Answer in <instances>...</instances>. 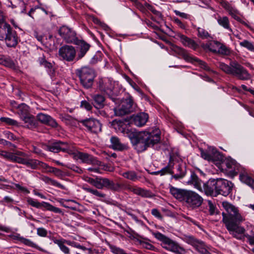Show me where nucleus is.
Instances as JSON below:
<instances>
[{
    "mask_svg": "<svg viewBox=\"0 0 254 254\" xmlns=\"http://www.w3.org/2000/svg\"><path fill=\"white\" fill-rule=\"evenodd\" d=\"M203 192L207 195L216 196L217 195L216 179H210L203 185Z\"/></svg>",
    "mask_w": 254,
    "mask_h": 254,
    "instance_id": "aec40b11",
    "label": "nucleus"
},
{
    "mask_svg": "<svg viewBox=\"0 0 254 254\" xmlns=\"http://www.w3.org/2000/svg\"><path fill=\"white\" fill-rule=\"evenodd\" d=\"M68 154L72 155L74 159L80 160L82 163L89 164H98V161L92 156L77 150H72L71 147Z\"/></svg>",
    "mask_w": 254,
    "mask_h": 254,
    "instance_id": "ddd939ff",
    "label": "nucleus"
},
{
    "mask_svg": "<svg viewBox=\"0 0 254 254\" xmlns=\"http://www.w3.org/2000/svg\"><path fill=\"white\" fill-rule=\"evenodd\" d=\"M1 155L13 162L25 165L26 157L28 155L24 152L16 150L13 152L2 151Z\"/></svg>",
    "mask_w": 254,
    "mask_h": 254,
    "instance_id": "1a4fd4ad",
    "label": "nucleus"
},
{
    "mask_svg": "<svg viewBox=\"0 0 254 254\" xmlns=\"http://www.w3.org/2000/svg\"><path fill=\"white\" fill-rule=\"evenodd\" d=\"M3 64L7 67L13 68L14 67V64L13 62L9 59H5L3 62Z\"/></svg>",
    "mask_w": 254,
    "mask_h": 254,
    "instance_id": "13d9d810",
    "label": "nucleus"
},
{
    "mask_svg": "<svg viewBox=\"0 0 254 254\" xmlns=\"http://www.w3.org/2000/svg\"><path fill=\"white\" fill-rule=\"evenodd\" d=\"M240 45L250 51L254 52V43H252L248 40H245L240 42Z\"/></svg>",
    "mask_w": 254,
    "mask_h": 254,
    "instance_id": "49530a36",
    "label": "nucleus"
},
{
    "mask_svg": "<svg viewBox=\"0 0 254 254\" xmlns=\"http://www.w3.org/2000/svg\"><path fill=\"white\" fill-rule=\"evenodd\" d=\"M33 35L38 41L41 43L42 42L43 39V36L42 35L39 34V33L36 31H34L33 32Z\"/></svg>",
    "mask_w": 254,
    "mask_h": 254,
    "instance_id": "774afa93",
    "label": "nucleus"
},
{
    "mask_svg": "<svg viewBox=\"0 0 254 254\" xmlns=\"http://www.w3.org/2000/svg\"><path fill=\"white\" fill-rule=\"evenodd\" d=\"M70 148L71 146L66 142L57 141L54 142L49 145H46L44 149L54 153L63 151L69 153Z\"/></svg>",
    "mask_w": 254,
    "mask_h": 254,
    "instance_id": "a211bd4d",
    "label": "nucleus"
},
{
    "mask_svg": "<svg viewBox=\"0 0 254 254\" xmlns=\"http://www.w3.org/2000/svg\"><path fill=\"white\" fill-rule=\"evenodd\" d=\"M83 189L87 192H89L98 197L105 198L106 197V194L105 193L98 190H97L93 189L90 188H83Z\"/></svg>",
    "mask_w": 254,
    "mask_h": 254,
    "instance_id": "c03bdc74",
    "label": "nucleus"
},
{
    "mask_svg": "<svg viewBox=\"0 0 254 254\" xmlns=\"http://www.w3.org/2000/svg\"><path fill=\"white\" fill-rule=\"evenodd\" d=\"M28 128H31L35 126V121L34 117L29 114L21 118Z\"/></svg>",
    "mask_w": 254,
    "mask_h": 254,
    "instance_id": "58836bf2",
    "label": "nucleus"
},
{
    "mask_svg": "<svg viewBox=\"0 0 254 254\" xmlns=\"http://www.w3.org/2000/svg\"><path fill=\"white\" fill-rule=\"evenodd\" d=\"M21 241L25 245L31 247L32 248H37L38 247L37 245L35 243L29 239L22 238L21 239Z\"/></svg>",
    "mask_w": 254,
    "mask_h": 254,
    "instance_id": "3c124183",
    "label": "nucleus"
},
{
    "mask_svg": "<svg viewBox=\"0 0 254 254\" xmlns=\"http://www.w3.org/2000/svg\"><path fill=\"white\" fill-rule=\"evenodd\" d=\"M0 40L4 41L8 47H15L19 38L11 26L9 24H5L0 27Z\"/></svg>",
    "mask_w": 254,
    "mask_h": 254,
    "instance_id": "39448f33",
    "label": "nucleus"
},
{
    "mask_svg": "<svg viewBox=\"0 0 254 254\" xmlns=\"http://www.w3.org/2000/svg\"><path fill=\"white\" fill-rule=\"evenodd\" d=\"M53 242L57 245L60 250L64 254H70V250L65 244L67 245L68 240L64 239H54Z\"/></svg>",
    "mask_w": 254,
    "mask_h": 254,
    "instance_id": "2f4dec72",
    "label": "nucleus"
},
{
    "mask_svg": "<svg viewBox=\"0 0 254 254\" xmlns=\"http://www.w3.org/2000/svg\"><path fill=\"white\" fill-rule=\"evenodd\" d=\"M219 44L220 42L212 41L206 44L205 47L212 52L217 53Z\"/></svg>",
    "mask_w": 254,
    "mask_h": 254,
    "instance_id": "79ce46f5",
    "label": "nucleus"
},
{
    "mask_svg": "<svg viewBox=\"0 0 254 254\" xmlns=\"http://www.w3.org/2000/svg\"><path fill=\"white\" fill-rule=\"evenodd\" d=\"M222 205L228 213V215L224 212L222 213L223 219L225 217L227 219H231L232 221H243L244 220L243 217L239 213L238 208L234 205L227 201L223 202Z\"/></svg>",
    "mask_w": 254,
    "mask_h": 254,
    "instance_id": "6e6552de",
    "label": "nucleus"
},
{
    "mask_svg": "<svg viewBox=\"0 0 254 254\" xmlns=\"http://www.w3.org/2000/svg\"><path fill=\"white\" fill-rule=\"evenodd\" d=\"M184 59L191 63H196L200 66V67L205 70L212 71L210 68L208 66L206 63L196 58L190 56L187 53L184 52Z\"/></svg>",
    "mask_w": 254,
    "mask_h": 254,
    "instance_id": "bb28decb",
    "label": "nucleus"
},
{
    "mask_svg": "<svg viewBox=\"0 0 254 254\" xmlns=\"http://www.w3.org/2000/svg\"><path fill=\"white\" fill-rule=\"evenodd\" d=\"M172 158L170 157L168 164L161 170L155 172L156 174H160L161 176L166 174H173L174 173L173 169L174 167V163L171 161Z\"/></svg>",
    "mask_w": 254,
    "mask_h": 254,
    "instance_id": "f704fd0d",
    "label": "nucleus"
},
{
    "mask_svg": "<svg viewBox=\"0 0 254 254\" xmlns=\"http://www.w3.org/2000/svg\"><path fill=\"white\" fill-rule=\"evenodd\" d=\"M242 222L236 220L232 221L231 219L225 217L223 219V222L230 234L239 240L244 239L246 237L248 239L249 244L253 245H254V236H251L245 234V229L239 225V224Z\"/></svg>",
    "mask_w": 254,
    "mask_h": 254,
    "instance_id": "20e7f679",
    "label": "nucleus"
},
{
    "mask_svg": "<svg viewBox=\"0 0 254 254\" xmlns=\"http://www.w3.org/2000/svg\"><path fill=\"white\" fill-rule=\"evenodd\" d=\"M170 192L177 199L183 202L189 208L195 209L199 207L202 202L203 198L196 192L185 189L169 187Z\"/></svg>",
    "mask_w": 254,
    "mask_h": 254,
    "instance_id": "f03ea898",
    "label": "nucleus"
},
{
    "mask_svg": "<svg viewBox=\"0 0 254 254\" xmlns=\"http://www.w3.org/2000/svg\"><path fill=\"white\" fill-rule=\"evenodd\" d=\"M155 237L162 242V246L167 250L176 254H182L184 249L180 247L176 243L160 232L154 234Z\"/></svg>",
    "mask_w": 254,
    "mask_h": 254,
    "instance_id": "0eeeda50",
    "label": "nucleus"
},
{
    "mask_svg": "<svg viewBox=\"0 0 254 254\" xmlns=\"http://www.w3.org/2000/svg\"><path fill=\"white\" fill-rule=\"evenodd\" d=\"M216 186L217 195L221 194L227 196L231 192L233 184L230 181L219 178L216 179Z\"/></svg>",
    "mask_w": 254,
    "mask_h": 254,
    "instance_id": "f3484780",
    "label": "nucleus"
},
{
    "mask_svg": "<svg viewBox=\"0 0 254 254\" xmlns=\"http://www.w3.org/2000/svg\"><path fill=\"white\" fill-rule=\"evenodd\" d=\"M111 147L115 150L122 151L128 148L127 144L122 143L119 139L116 136H112L110 138Z\"/></svg>",
    "mask_w": 254,
    "mask_h": 254,
    "instance_id": "c756f323",
    "label": "nucleus"
},
{
    "mask_svg": "<svg viewBox=\"0 0 254 254\" xmlns=\"http://www.w3.org/2000/svg\"><path fill=\"white\" fill-rule=\"evenodd\" d=\"M217 53L223 55H228L230 54V50L226 46L220 43Z\"/></svg>",
    "mask_w": 254,
    "mask_h": 254,
    "instance_id": "de8ad7c7",
    "label": "nucleus"
},
{
    "mask_svg": "<svg viewBox=\"0 0 254 254\" xmlns=\"http://www.w3.org/2000/svg\"><path fill=\"white\" fill-rule=\"evenodd\" d=\"M26 201L29 205L36 208L41 209L42 208H45L47 210L55 212L56 213L62 214L63 215L64 214L62 210L60 208L56 207L48 202L45 201L40 202L36 200L29 197L27 198Z\"/></svg>",
    "mask_w": 254,
    "mask_h": 254,
    "instance_id": "9b49d317",
    "label": "nucleus"
},
{
    "mask_svg": "<svg viewBox=\"0 0 254 254\" xmlns=\"http://www.w3.org/2000/svg\"><path fill=\"white\" fill-rule=\"evenodd\" d=\"M174 21L182 29L185 28V25L182 21L178 18L174 17L173 19Z\"/></svg>",
    "mask_w": 254,
    "mask_h": 254,
    "instance_id": "69168bd1",
    "label": "nucleus"
},
{
    "mask_svg": "<svg viewBox=\"0 0 254 254\" xmlns=\"http://www.w3.org/2000/svg\"><path fill=\"white\" fill-rule=\"evenodd\" d=\"M133 109V100L129 97L123 101L121 106L115 108L114 111L116 116H122L132 111Z\"/></svg>",
    "mask_w": 254,
    "mask_h": 254,
    "instance_id": "2eb2a0df",
    "label": "nucleus"
},
{
    "mask_svg": "<svg viewBox=\"0 0 254 254\" xmlns=\"http://www.w3.org/2000/svg\"><path fill=\"white\" fill-rule=\"evenodd\" d=\"M110 248L112 252L114 254H124L125 253V251L123 249L116 246H111Z\"/></svg>",
    "mask_w": 254,
    "mask_h": 254,
    "instance_id": "5fc2aeb1",
    "label": "nucleus"
},
{
    "mask_svg": "<svg viewBox=\"0 0 254 254\" xmlns=\"http://www.w3.org/2000/svg\"><path fill=\"white\" fill-rule=\"evenodd\" d=\"M67 167L78 174H81L83 172L82 170L80 167L75 165H71Z\"/></svg>",
    "mask_w": 254,
    "mask_h": 254,
    "instance_id": "6e6d98bb",
    "label": "nucleus"
},
{
    "mask_svg": "<svg viewBox=\"0 0 254 254\" xmlns=\"http://www.w3.org/2000/svg\"><path fill=\"white\" fill-rule=\"evenodd\" d=\"M229 14L232 16L233 18H234L236 20L239 21L241 20L240 17L237 15V14L234 10H230Z\"/></svg>",
    "mask_w": 254,
    "mask_h": 254,
    "instance_id": "338daca9",
    "label": "nucleus"
},
{
    "mask_svg": "<svg viewBox=\"0 0 254 254\" xmlns=\"http://www.w3.org/2000/svg\"><path fill=\"white\" fill-rule=\"evenodd\" d=\"M224 163L227 167V171L233 175H237L241 170L240 165L232 158H227Z\"/></svg>",
    "mask_w": 254,
    "mask_h": 254,
    "instance_id": "b1692460",
    "label": "nucleus"
},
{
    "mask_svg": "<svg viewBox=\"0 0 254 254\" xmlns=\"http://www.w3.org/2000/svg\"><path fill=\"white\" fill-rule=\"evenodd\" d=\"M58 32L66 43L74 44L78 39L75 31L67 26H63L61 27L58 30Z\"/></svg>",
    "mask_w": 254,
    "mask_h": 254,
    "instance_id": "4468645a",
    "label": "nucleus"
},
{
    "mask_svg": "<svg viewBox=\"0 0 254 254\" xmlns=\"http://www.w3.org/2000/svg\"><path fill=\"white\" fill-rule=\"evenodd\" d=\"M47 172L48 173H52L54 174L55 176L57 177H62L63 175V172L60 169L50 167L49 170H48L47 171Z\"/></svg>",
    "mask_w": 254,
    "mask_h": 254,
    "instance_id": "8fccbe9b",
    "label": "nucleus"
},
{
    "mask_svg": "<svg viewBox=\"0 0 254 254\" xmlns=\"http://www.w3.org/2000/svg\"><path fill=\"white\" fill-rule=\"evenodd\" d=\"M79 123L86 127V130L94 133H98L101 131V125L99 121L94 118H89L79 121Z\"/></svg>",
    "mask_w": 254,
    "mask_h": 254,
    "instance_id": "f8f14e48",
    "label": "nucleus"
},
{
    "mask_svg": "<svg viewBox=\"0 0 254 254\" xmlns=\"http://www.w3.org/2000/svg\"><path fill=\"white\" fill-rule=\"evenodd\" d=\"M197 36L201 38V39H208L209 38H210V35L209 34L208 31H207L204 28H201V27H197Z\"/></svg>",
    "mask_w": 254,
    "mask_h": 254,
    "instance_id": "a18cd8bd",
    "label": "nucleus"
},
{
    "mask_svg": "<svg viewBox=\"0 0 254 254\" xmlns=\"http://www.w3.org/2000/svg\"><path fill=\"white\" fill-rule=\"evenodd\" d=\"M41 180L45 183L51 185L62 190H65V187L57 181L53 180L47 176H43L41 178Z\"/></svg>",
    "mask_w": 254,
    "mask_h": 254,
    "instance_id": "c9c22d12",
    "label": "nucleus"
},
{
    "mask_svg": "<svg viewBox=\"0 0 254 254\" xmlns=\"http://www.w3.org/2000/svg\"><path fill=\"white\" fill-rule=\"evenodd\" d=\"M218 66L226 73L236 77L239 79L248 80L251 77L247 69L237 62H232L229 65L221 62L218 64Z\"/></svg>",
    "mask_w": 254,
    "mask_h": 254,
    "instance_id": "7ed1b4c3",
    "label": "nucleus"
},
{
    "mask_svg": "<svg viewBox=\"0 0 254 254\" xmlns=\"http://www.w3.org/2000/svg\"><path fill=\"white\" fill-rule=\"evenodd\" d=\"M201 156L204 159L215 164L222 160V156L217 149L213 147H209L206 150H201Z\"/></svg>",
    "mask_w": 254,
    "mask_h": 254,
    "instance_id": "9d476101",
    "label": "nucleus"
},
{
    "mask_svg": "<svg viewBox=\"0 0 254 254\" xmlns=\"http://www.w3.org/2000/svg\"><path fill=\"white\" fill-rule=\"evenodd\" d=\"M97 86L101 91L104 92L109 96H112L114 88V83L111 79L108 78H99L97 82Z\"/></svg>",
    "mask_w": 254,
    "mask_h": 254,
    "instance_id": "6ab92c4d",
    "label": "nucleus"
},
{
    "mask_svg": "<svg viewBox=\"0 0 254 254\" xmlns=\"http://www.w3.org/2000/svg\"><path fill=\"white\" fill-rule=\"evenodd\" d=\"M185 176V173H178L174 175H172V178H174L176 180H180L183 178Z\"/></svg>",
    "mask_w": 254,
    "mask_h": 254,
    "instance_id": "e2e57ef3",
    "label": "nucleus"
},
{
    "mask_svg": "<svg viewBox=\"0 0 254 254\" xmlns=\"http://www.w3.org/2000/svg\"><path fill=\"white\" fill-rule=\"evenodd\" d=\"M105 188L114 191H119L121 189V185L107 178Z\"/></svg>",
    "mask_w": 254,
    "mask_h": 254,
    "instance_id": "a19ab883",
    "label": "nucleus"
},
{
    "mask_svg": "<svg viewBox=\"0 0 254 254\" xmlns=\"http://www.w3.org/2000/svg\"><path fill=\"white\" fill-rule=\"evenodd\" d=\"M174 12L178 16L185 18L188 19L189 18V15L186 13L180 12L178 10H174Z\"/></svg>",
    "mask_w": 254,
    "mask_h": 254,
    "instance_id": "680f3d73",
    "label": "nucleus"
},
{
    "mask_svg": "<svg viewBox=\"0 0 254 254\" xmlns=\"http://www.w3.org/2000/svg\"><path fill=\"white\" fill-rule=\"evenodd\" d=\"M180 38L181 42L185 46L188 47L193 50H196L199 47L198 45L194 40L185 35H181Z\"/></svg>",
    "mask_w": 254,
    "mask_h": 254,
    "instance_id": "7c9ffc66",
    "label": "nucleus"
},
{
    "mask_svg": "<svg viewBox=\"0 0 254 254\" xmlns=\"http://www.w3.org/2000/svg\"><path fill=\"white\" fill-rule=\"evenodd\" d=\"M3 134L5 137H6L7 139L13 140L16 139V137L13 135V133H12L9 131H4L3 132Z\"/></svg>",
    "mask_w": 254,
    "mask_h": 254,
    "instance_id": "bf43d9fd",
    "label": "nucleus"
},
{
    "mask_svg": "<svg viewBox=\"0 0 254 254\" xmlns=\"http://www.w3.org/2000/svg\"><path fill=\"white\" fill-rule=\"evenodd\" d=\"M25 165L32 169H37L39 167H40L46 171L50 168V166L44 162L36 159L29 158L28 157H26Z\"/></svg>",
    "mask_w": 254,
    "mask_h": 254,
    "instance_id": "4be33fe9",
    "label": "nucleus"
},
{
    "mask_svg": "<svg viewBox=\"0 0 254 254\" xmlns=\"http://www.w3.org/2000/svg\"><path fill=\"white\" fill-rule=\"evenodd\" d=\"M37 234L38 236L40 237H45L47 235L48 232L45 228L43 227H40L37 228Z\"/></svg>",
    "mask_w": 254,
    "mask_h": 254,
    "instance_id": "864d4df0",
    "label": "nucleus"
},
{
    "mask_svg": "<svg viewBox=\"0 0 254 254\" xmlns=\"http://www.w3.org/2000/svg\"><path fill=\"white\" fill-rule=\"evenodd\" d=\"M217 20L220 26H222L225 29L229 30L231 32L232 31L230 27V22L227 17L219 16L217 18Z\"/></svg>",
    "mask_w": 254,
    "mask_h": 254,
    "instance_id": "4c0bfd02",
    "label": "nucleus"
},
{
    "mask_svg": "<svg viewBox=\"0 0 254 254\" xmlns=\"http://www.w3.org/2000/svg\"><path fill=\"white\" fill-rule=\"evenodd\" d=\"M38 62L40 65L44 66L47 70L49 74L53 75L55 72V67L53 64L48 62L46 59L45 56H43L38 59Z\"/></svg>",
    "mask_w": 254,
    "mask_h": 254,
    "instance_id": "cd10ccee",
    "label": "nucleus"
},
{
    "mask_svg": "<svg viewBox=\"0 0 254 254\" xmlns=\"http://www.w3.org/2000/svg\"><path fill=\"white\" fill-rule=\"evenodd\" d=\"M33 148V152L41 156H43L44 154L42 153V150L39 149V148L33 145L32 146Z\"/></svg>",
    "mask_w": 254,
    "mask_h": 254,
    "instance_id": "0e129e2a",
    "label": "nucleus"
},
{
    "mask_svg": "<svg viewBox=\"0 0 254 254\" xmlns=\"http://www.w3.org/2000/svg\"><path fill=\"white\" fill-rule=\"evenodd\" d=\"M37 119L41 123L53 127H56L58 126V123L55 120L48 115L39 113L37 115Z\"/></svg>",
    "mask_w": 254,
    "mask_h": 254,
    "instance_id": "393cba45",
    "label": "nucleus"
},
{
    "mask_svg": "<svg viewBox=\"0 0 254 254\" xmlns=\"http://www.w3.org/2000/svg\"><path fill=\"white\" fill-rule=\"evenodd\" d=\"M131 143L138 152L145 150L158 143L160 140V131L158 128L150 129L148 131L135 132L132 136L128 135Z\"/></svg>",
    "mask_w": 254,
    "mask_h": 254,
    "instance_id": "f257e3e1",
    "label": "nucleus"
},
{
    "mask_svg": "<svg viewBox=\"0 0 254 254\" xmlns=\"http://www.w3.org/2000/svg\"><path fill=\"white\" fill-rule=\"evenodd\" d=\"M121 175L125 178L130 180L132 181H135L138 179L137 175L134 171H130L124 172L121 173Z\"/></svg>",
    "mask_w": 254,
    "mask_h": 254,
    "instance_id": "37998d69",
    "label": "nucleus"
},
{
    "mask_svg": "<svg viewBox=\"0 0 254 254\" xmlns=\"http://www.w3.org/2000/svg\"><path fill=\"white\" fill-rule=\"evenodd\" d=\"M208 207H209V211L210 215H213L216 212V207L213 204V203L211 201H208Z\"/></svg>",
    "mask_w": 254,
    "mask_h": 254,
    "instance_id": "4d7b16f0",
    "label": "nucleus"
},
{
    "mask_svg": "<svg viewBox=\"0 0 254 254\" xmlns=\"http://www.w3.org/2000/svg\"><path fill=\"white\" fill-rule=\"evenodd\" d=\"M148 119V116L144 113H140L136 115H132L130 119L131 124L137 127H142L145 125Z\"/></svg>",
    "mask_w": 254,
    "mask_h": 254,
    "instance_id": "5701e85b",
    "label": "nucleus"
},
{
    "mask_svg": "<svg viewBox=\"0 0 254 254\" xmlns=\"http://www.w3.org/2000/svg\"><path fill=\"white\" fill-rule=\"evenodd\" d=\"M188 184L193 185L194 188L201 192H203V189L201 186L202 182L195 173H191L190 179L188 181Z\"/></svg>",
    "mask_w": 254,
    "mask_h": 254,
    "instance_id": "c85d7f7f",
    "label": "nucleus"
},
{
    "mask_svg": "<svg viewBox=\"0 0 254 254\" xmlns=\"http://www.w3.org/2000/svg\"><path fill=\"white\" fill-rule=\"evenodd\" d=\"M151 214L155 217L159 219H162V216L159 210L157 209H153L151 210Z\"/></svg>",
    "mask_w": 254,
    "mask_h": 254,
    "instance_id": "052dcab7",
    "label": "nucleus"
},
{
    "mask_svg": "<svg viewBox=\"0 0 254 254\" xmlns=\"http://www.w3.org/2000/svg\"><path fill=\"white\" fill-rule=\"evenodd\" d=\"M240 173L239 178L241 181L252 188H254V180L248 175V174L244 171H241Z\"/></svg>",
    "mask_w": 254,
    "mask_h": 254,
    "instance_id": "72a5a7b5",
    "label": "nucleus"
},
{
    "mask_svg": "<svg viewBox=\"0 0 254 254\" xmlns=\"http://www.w3.org/2000/svg\"><path fill=\"white\" fill-rule=\"evenodd\" d=\"M0 121L2 123H4L7 125L10 126H17L18 122L12 119L7 118V117H1L0 118Z\"/></svg>",
    "mask_w": 254,
    "mask_h": 254,
    "instance_id": "09e8293b",
    "label": "nucleus"
},
{
    "mask_svg": "<svg viewBox=\"0 0 254 254\" xmlns=\"http://www.w3.org/2000/svg\"><path fill=\"white\" fill-rule=\"evenodd\" d=\"M76 50L70 45H64L59 50V55L61 58L67 62H72L76 56Z\"/></svg>",
    "mask_w": 254,
    "mask_h": 254,
    "instance_id": "dca6fc26",
    "label": "nucleus"
},
{
    "mask_svg": "<svg viewBox=\"0 0 254 254\" xmlns=\"http://www.w3.org/2000/svg\"><path fill=\"white\" fill-rule=\"evenodd\" d=\"M93 100V105L97 109H101L105 105V98L101 94H97L92 95Z\"/></svg>",
    "mask_w": 254,
    "mask_h": 254,
    "instance_id": "473e14b6",
    "label": "nucleus"
},
{
    "mask_svg": "<svg viewBox=\"0 0 254 254\" xmlns=\"http://www.w3.org/2000/svg\"><path fill=\"white\" fill-rule=\"evenodd\" d=\"M76 74L84 88L89 89L92 86L96 77L95 72L93 69L88 66L82 67L76 69Z\"/></svg>",
    "mask_w": 254,
    "mask_h": 254,
    "instance_id": "423d86ee",
    "label": "nucleus"
},
{
    "mask_svg": "<svg viewBox=\"0 0 254 254\" xmlns=\"http://www.w3.org/2000/svg\"><path fill=\"white\" fill-rule=\"evenodd\" d=\"M17 113L19 115L20 118L25 117L26 116L30 114L29 108L25 104L22 103L18 106Z\"/></svg>",
    "mask_w": 254,
    "mask_h": 254,
    "instance_id": "e433bc0d",
    "label": "nucleus"
},
{
    "mask_svg": "<svg viewBox=\"0 0 254 254\" xmlns=\"http://www.w3.org/2000/svg\"><path fill=\"white\" fill-rule=\"evenodd\" d=\"M107 178L96 177L93 186L98 189H103L106 187Z\"/></svg>",
    "mask_w": 254,
    "mask_h": 254,
    "instance_id": "ea45409f",
    "label": "nucleus"
},
{
    "mask_svg": "<svg viewBox=\"0 0 254 254\" xmlns=\"http://www.w3.org/2000/svg\"><path fill=\"white\" fill-rule=\"evenodd\" d=\"M127 190L134 194L144 198H152L155 196V194L150 190L141 188L136 186H129L127 187Z\"/></svg>",
    "mask_w": 254,
    "mask_h": 254,
    "instance_id": "412c9836",
    "label": "nucleus"
},
{
    "mask_svg": "<svg viewBox=\"0 0 254 254\" xmlns=\"http://www.w3.org/2000/svg\"><path fill=\"white\" fill-rule=\"evenodd\" d=\"M80 106L81 108L86 109L87 111H90L92 109V105L87 101L84 100L81 102Z\"/></svg>",
    "mask_w": 254,
    "mask_h": 254,
    "instance_id": "603ef678",
    "label": "nucleus"
},
{
    "mask_svg": "<svg viewBox=\"0 0 254 254\" xmlns=\"http://www.w3.org/2000/svg\"><path fill=\"white\" fill-rule=\"evenodd\" d=\"M74 44L78 45L79 47V51L78 52L77 56V60H79L85 55L89 50L90 45L84 41L78 39Z\"/></svg>",
    "mask_w": 254,
    "mask_h": 254,
    "instance_id": "a878e982",
    "label": "nucleus"
}]
</instances>
